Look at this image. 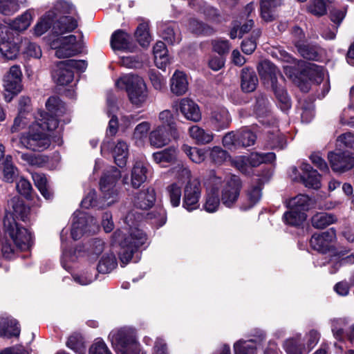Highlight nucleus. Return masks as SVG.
<instances>
[{
	"instance_id": "6ab92c4d",
	"label": "nucleus",
	"mask_w": 354,
	"mask_h": 354,
	"mask_svg": "<svg viewBox=\"0 0 354 354\" xmlns=\"http://www.w3.org/2000/svg\"><path fill=\"white\" fill-rule=\"evenodd\" d=\"M300 169L302 171L300 178L306 187L315 189H317L321 187V176L310 165L303 162L300 166Z\"/></svg>"
},
{
	"instance_id": "20e7f679",
	"label": "nucleus",
	"mask_w": 354,
	"mask_h": 354,
	"mask_svg": "<svg viewBox=\"0 0 354 354\" xmlns=\"http://www.w3.org/2000/svg\"><path fill=\"white\" fill-rule=\"evenodd\" d=\"M221 185L218 186V192L221 190V201L227 208L239 206L240 194L242 189V182L238 176L230 174L224 178L221 177Z\"/></svg>"
},
{
	"instance_id": "72a5a7b5",
	"label": "nucleus",
	"mask_w": 354,
	"mask_h": 354,
	"mask_svg": "<svg viewBox=\"0 0 354 354\" xmlns=\"http://www.w3.org/2000/svg\"><path fill=\"white\" fill-rule=\"evenodd\" d=\"M158 120L162 124L160 126H165L169 130L170 135L174 139L178 138L179 135L176 128L174 118L170 110L166 109L161 111L159 113Z\"/></svg>"
},
{
	"instance_id": "423d86ee",
	"label": "nucleus",
	"mask_w": 354,
	"mask_h": 354,
	"mask_svg": "<svg viewBox=\"0 0 354 354\" xmlns=\"http://www.w3.org/2000/svg\"><path fill=\"white\" fill-rule=\"evenodd\" d=\"M111 342L118 354H145L131 329L122 328L112 334Z\"/></svg>"
},
{
	"instance_id": "8fccbe9b",
	"label": "nucleus",
	"mask_w": 354,
	"mask_h": 354,
	"mask_svg": "<svg viewBox=\"0 0 354 354\" xmlns=\"http://www.w3.org/2000/svg\"><path fill=\"white\" fill-rule=\"evenodd\" d=\"M120 250L119 251V258L122 266H124L129 263L134 254L138 249L133 248L132 245H128L127 243L122 241L120 242Z\"/></svg>"
},
{
	"instance_id": "f704fd0d",
	"label": "nucleus",
	"mask_w": 354,
	"mask_h": 354,
	"mask_svg": "<svg viewBox=\"0 0 354 354\" xmlns=\"http://www.w3.org/2000/svg\"><path fill=\"white\" fill-rule=\"evenodd\" d=\"M153 55L156 65L159 68H165L169 63L167 50L164 42L157 41L153 46Z\"/></svg>"
},
{
	"instance_id": "bb28decb",
	"label": "nucleus",
	"mask_w": 354,
	"mask_h": 354,
	"mask_svg": "<svg viewBox=\"0 0 354 354\" xmlns=\"http://www.w3.org/2000/svg\"><path fill=\"white\" fill-rule=\"evenodd\" d=\"M297 50L301 57L308 60L318 61L322 55V49L317 44L310 43L297 44Z\"/></svg>"
},
{
	"instance_id": "473e14b6",
	"label": "nucleus",
	"mask_w": 354,
	"mask_h": 354,
	"mask_svg": "<svg viewBox=\"0 0 354 354\" xmlns=\"http://www.w3.org/2000/svg\"><path fill=\"white\" fill-rule=\"evenodd\" d=\"M113 153L115 164L121 168L124 167L127 164L129 154L127 144L123 140H118L113 149Z\"/></svg>"
},
{
	"instance_id": "bf43d9fd",
	"label": "nucleus",
	"mask_w": 354,
	"mask_h": 354,
	"mask_svg": "<svg viewBox=\"0 0 354 354\" xmlns=\"http://www.w3.org/2000/svg\"><path fill=\"white\" fill-rule=\"evenodd\" d=\"M48 156L42 154H24V160L31 166L41 167L48 162Z\"/></svg>"
},
{
	"instance_id": "6e6552de",
	"label": "nucleus",
	"mask_w": 354,
	"mask_h": 354,
	"mask_svg": "<svg viewBox=\"0 0 354 354\" xmlns=\"http://www.w3.org/2000/svg\"><path fill=\"white\" fill-rule=\"evenodd\" d=\"M221 176H218L214 171H210L204 182L206 195L203 207L207 212H215L220 206L221 201L218 195V186L221 185Z\"/></svg>"
},
{
	"instance_id": "0eeeda50",
	"label": "nucleus",
	"mask_w": 354,
	"mask_h": 354,
	"mask_svg": "<svg viewBox=\"0 0 354 354\" xmlns=\"http://www.w3.org/2000/svg\"><path fill=\"white\" fill-rule=\"evenodd\" d=\"M87 63L84 60L68 59L57 62L56 68L53 72L55 82L59 85H67L73 80L72 69L84 71Z\"/></svg>"
},
{
	"instance_id": "c03bdc74",
	"label": "nucleus",
	"mask_w": 354,
	"mask_h": 354,
	"mask_svg": "<svg viewBox=\"0 0 354 354\" xmlns=\"http://www.w3.org/2000/svg\"><path fill=\"white\" fill-rule=\"evenodd\" d=\"M161 32L162 39L169 44L173 45L174 44L178 43L181 39L178 30H175L173 26H162Z\"/></svg>"
},
{
	"instance_id": "f257e3e1",
	"label": "nucleus",
	"mask_w": 354,
	"mask_h": 354,
	"mask_svg": "<svg viewBox=\"0 0 354 354\" xmlns=\"http://www.w3.org/2000/svg\"><path fill=\"white\" fill-rule=\"evenodd\" d=\"M46 106L48 112L41 113L24 136V147L33 151H44L50 148L53 143H62L60 133L55 130L59 124L58 118L66 112L64 103L53 96L48 99Z\"/></svg>"
},
{
	"instance_id": "79ce46f5",
	"label": "nucleus",
	"mask_w": 354,
	"mask_h": 354,
	"mask_svg": "<svg viewBox=\"0 0 354 354\" xmlns=\"http://www.w3.org/2000/svg\"><path fill=\"white\" fill-rule=\"evenodd\" d=\"M176 149L171 147L153 153V158L158 164L169 163L175 160Z\"/></svg>"
},
{
	"instance_id": "c9c22d12",
	"label": "nucleus",
	"mask_w": 354,
	"mask_h": 354,
	"mask_svg": "<svg viewBox=\"0 0 354 354\" xmlns=\"http://www.w3.org/2000/svg\"><path fill=\"white\" fill-rule=\"evenodd\" d=\"M118 265L115 255L113 252L105 253L97 265V271L100 273L107 274L114 270Z\"/></svg>"
},
{
	"instance_id": "e2e57ef3",
	"label": "nucleus",
	"mask_w": 354,
	"mask_h": 354,
	"mask_svg": "<svg viewBox=\"0 0 354 354\" xmlns=\"http://www.w3.org/2000/svg\"><path fill=\"white\" fill-rule=\"evenodd\" d=\"M228 153L219 147H214L210 152V158L216 165H222L229 158Z\"/></svg>"
},
{
	"instance_id": "7ed1b4c3",
	"label": "nucleus",
	"mask_w": 354,
	"mask_h": 354,
	"mask_svg": "<svg viewBox=\"0 0 354 354\" xmlns=\"http://www.w3.org/2000/svg\"><path fill=\"white\" fill-rule=\"evenodd\" d=\"M116 86L125 90L129 101L138 107L142 106L147 101L148 91L144 80L134 75H125L115 82Z\"/></svg>"
},
{
	"instance_id": "4468645a",
	"label": "nucleus",
	"mask_w": 354,
	"mask_h": 354,
	"mask_svg": "<svg viewBox=\"0 0 354 354\" xmlns=\"http://www.w3.org/2000/svg\"><path fill=\"white\" fill-rule=\"evenodd\" d=\"M201 196V186L196 180H189L184 188L183 207L188 211H192L199 207V199Z\"/></svg>"
},
{
	"instance_id": "09e8293b",
	"label": "nucleus",
	"mask_w": 354,
	"mask_h": 354,
	"mask_svg": "<svg viewBox=\"0 0 354 354\" xmlns=\"http://www.w3.org/2000/svg\"><path fill=\"white\" fill-rule=\"evenodd\" d=\"M256 114L259 116H263L270 111V102L268 97L262 94L259 93L256 96V102L254 106Z\"/></svg>"
},
{
	"instance_id": "5701e85b",
	"label": "nucleus",
	"mask_w": 354,
	"mask_h": 354,
	"mask_svg": "<svg viewBox=\"0 0 354 354\" xmlns=\"http://www.w3.org/2000/svg\"><path fill=\"white\" fill-rule=\"evenodd\" d=\"M77 27V19L69 16H63L56 21L53 20V32L57 35H62L73 31Z\"/></svg>"
},
{
	"instance_id": "dca6fc26",
	"label": "nucleus",
	"mask_w": 354,
	"mask_h": 354,
	"mask_svg": "<svg viewBox=\"0 0 354 354\" xmlns=\"http://www.w3.org/2000/svg\"><path fill=\"white\" fill-rule=\"evenodd\" d=\"M155 200L156 194L153 189L148 188L145 190L136 192L133 195L132 200L133 207L136 209H133L132 210L141 212L144 216V212L148 210L153 205Z\"/></svg>"
},
{
	"instance_id": "6e6d98bb",
	"label": "nucleus",
	"mask_w": 354,
	"mask_h": 354,
	"mask_svg": "<svg viewBox=\"0 0 354 354\" xmlns=\"http://www.w3.org/2000/svg\"><path fill=\"white\" fill-rule=\"evenodd\" d=\"M146 218L157 226H162L166 222L165 212L162 208H156L146 214Z\"/></svg>"
},
{
	"instance_id": "69168bd1",
	"label": "nucleus",
	"mask_w": 354,
	"mask_h": 354,
	"mask_svg": "<svg viewBox=\"0 0 354 354\" xmlns=\"http://www.w3.org/2000/svg\"><path fill=\"white\" fill-rule=\"evenodd\" d=\"M254 33V32H253ZM260 36V31L255 32V36L250 39H244L241 43L242 51L248 55L252 54L257 47V39Z\"/></svg>"
},
{
	"instance_id": "393cba45",
	"label": "nucleus",
	"mask_w": 354,
	"mask_h": 354,
	"mask_svg": "<svg viewBox=\"0 0 354 354\" xmlns=\"http://www.w3.org/2000/svg\"><path fill=\"white\" fill-rule=\"evenodd\" d=\"M259 74L261 79L270 81L272 86L277 84V75H280L279 71L275 66L268 60H263L257 66Z\"/></svg>"
},
{
	"instance_id": "f03ea898",
	"label": "nucleus",
	"mask_w": 354,
	"mask_h": 354,
	"mask_svg": "<svg viewBox=\"0 0 354 354\" xmlns=\"http://www.w3.org/2000/svg\"><path fill=\"white\" fill-rule=\"evenodd\" d=\"M21 222L22 201L20 196H16L8 202L3 227L19 250L22 247Z\"/></svg>"
},
{
	"instance_id": "338daca9",
	"label": "nucleus",
	"mask_w": 354,
	"mask_h": 354,
	"mask_svg": "<svg viewBox=\"0 0 354 354\" xmlns=\"http://www.w3.org/2000/svg\"><path fill=\"white\" fill-rule=\"evenodd\" d=\"M150 81L156 90L161 91L166 85V80L159 73L150 71L149 73Z\"/></svg>"
},
{
	"instance_id": "603ef678",
	"label": "nucleus",
	"mask_w": 354,
	"mask_h": 354,
	"mask_svg": "<svg viewBox=\"0 0 354 354\" xmlns=\"http://www.w3.org/2000/svg\"><path fill=\"white\" fill-rule=\"evenodd\" d=\"M329 0H310L307 10L312 15L321 17L326 13V3Z\"/></svg>"
},
{
	"instance_id": "2eb2a0df",
	"label": "nucleus",
	"mask_w": 354,
	"mask_h": 354,
	"mask_svg": "<svg viewBox=\"0 0 354 354\" xmlns=\"http://www.w3.org/2000/svg\"><path fill=\"white\" fill-rule=\"evenodd\" d=\"M21 39L17 37L0 34V52L8 59L17 57L20 50Z\"/></svg>"
},
{
	"instance_id": "c85d7f7f",
	"label": "nucleus",
	"mask_w": 354,
	"mask_h": 354,
	"mask_svg": "<svg viewBox=\"0 0 354 354\" xmlns=\"http://www.w3.org/2000/svg\"><path fill=\"white\" fill-rule=\"evenodd\" d=\"M171 91L176 95H184L188 89V82L185 74L176 71L171 79Z\"/></svg>"
},
{
	"instance_id": "13d9d810",
	"label": "nucleus",
	"mask_w": 354,
	"mask_h": 354,
	"mask_svg": "<svg viewBox=\"0 0 354 354\" xmlns=\"http://www.w3.org/2000/svg\"><path fill=\"white\" fill-rule=\"evenodd\" d=\"M182 150L194 162L200 163L205 160L204 153L196 147L183 145L182 146Z\"/></svg>"
},
{
	"instance_id": "3c124183",
	"label": "nucleus",
	"mask_w": 354,
	"mask_h": 354,
	"mask_svg": "<svg viewBox=\"0 0 354 354\" xmlns=\"http://www.w3.org/2000/svg\"><path fill=\"white\" fill-rule=\"evenodd\" d=\"M3 174V179L7 182H12L17 175V169L12 163L10 156H6V162L3 164L1 169Z\"/></svg>"
},
{
	"instance_id": "4be33fe9",
	"label": "nucleus",
	"mask_w": 354,
	"mask_h": 354,
	"mask_svg": "<svg viewBox=\"0 0 354 354\" xmlns=\"http://www.w3.org/2000/svg\"><path fill=\"white\" fill-rule=\"evenodd\" d=\"M169 130L165 126H158L151 131L149 136L151 146L161 148L167 145L170 142Z\"/></svg>"
},
{
	"instance_id": "4d7b16f0",
	"label": "nucleus",
	"mask_w": 354,
	"mask_h": 354,
	"mask_svg": "<svg viewBox=\"0 0 354 354\" xmlns=\"http://www.w3.org/2000/svg\"><path fill=\"white\" fill-rule=\"evenodd\" d=\"M256 138L255 134L250 131L244 130L238 132V147H246L251 146L254 144Z\"/></svg>"
},
{
	"instance_id": "de8ad7c7",
	"label": "nucleus",
	"mask_w": 354,
	"mask_h": 354,
	"mask_svg": "<svg viewBox=\"0 0 354 354\" xmlns=\"http://www.w3.org/2000/svg\"><path fill=\"white\" fill-rule=\"evenodd\" d=\"M166 192L171 205L174 207L179 206L182 196L181 186L175 183H172L167 186Z\"/></svg>"
},
{
	"instance_id": "a211bd4d",
	"label": "nucleus",
	"mask_w": 354,
	"mask_h": 354,
	"mask_svg": "<svg viewBox=\"0 0 354 354\" xmlns=\"http://www.w3.org/2000/svg\"><path fill=\"white\" fill-rule=\"evenodd\" d=\"M6 91L11 95H16L21 90V71L19 65L10 67L5 80Z\"/></svg>"
},
{
	"instance_id": "1a4fd4ad",
	"label": "nucleus",
	"mask_w": 354,
	"mask_h": 354,
	"mask_svg": "<svg viewBox=\"0 0 354 354\" xmlns=\"http://www.w3.org/2000/svg\"><path fill=\"white\" fill-rule=\"evenodd\" d=\"M121 177L118 169L113 167L107 171L100 179V189L107 205H111L118 200V190L115 187L117 180Z\"/></svg>"
},
{
	"instance_id": "58836bf2",
	"label": "nucleus",
	"mask_w": 354,
	"mask_h": 354,
	"mask_svg": "<svg viewBox=\"0 0 354 354\" xmlns=\"http://www.w3.org/2000/svg\"><path fill=\"white\" fill-rule=\"evenodd\" d=\"M24 217L26 214V207L28 211L35 206L37 202V198L32 194V186L29 181L24 178Z\"/></svg>"
},
{
	"instance_id": "9b49d317",
	"label": "nucleus",
	"mask_w": 354,
	"mask_h": 354,
	"mask_svg": "<svg viewBox=\"0 0 354 354\" xmlns=\"http://www.w3.org/2000/svg\"><path fill=\"white\" fill-rule=\"evenodd\" d=\"M328 160L335 172L344 173L354 167V153L348 150L330 151Z\"/></svg>"
},
{
	"instance_id": "f8f14e48",
	"label": "nucleus",
	"mask_w": 354,
	"mask_h": 354,
	"mask_svg": "<svg viewBox=\"0 0 354 354\" xmlns=\"http://www.w3.org/2000/svg\"><path fill=\"white\" fill-rule=\"evenodd\" d=\"M50 46L55 50V56L59 59L72 57L79 53L77 47V37L74 35L54 39Z\"/></svg>"
},
{
	"instance_id": "b1692460",
	"label": "nucleus",
	"mask_w": 354,
	"mask_h": 354,
	"mask_svg": "<svg viewBox=\"0 0 354 354\" xmlns=\"http://www.w3.org/2000/svg\"><path fill=\"white\" fill-rule=\"evenodd\" d=\"M21 333V328L19 322L16 319L6 317L0 319V335L11 338L19 337Z\"/></svg>"
},
{
	"instance_id": "c756f323",
	"label": "nucleus",
	"mask_w": 354,
	"mask_h": 354,
	"mask_svg": "<svg viewBox=\"0 0 354 354\" xmlns=\"http://www.w3.org/2000/svg\"><path fill=\"white\" fill-rule=\"evenodd\" d=\"M131 37L123 30L115 31L111 38V46L113 50H125L131 48Z\"/></svg>"
},
{
	"instance_id": "680f3d73",
	"label": "nucleus",
	"mask_w": 354,
	"mask_h": 354,
	"mask_svg": "<svg viewBox=\"0 0 354 354\" xmlns=\"http://www.w3.org/2000/svg\"><path fill=\"white\" fill-rule=\"evenodd\" d=\"M283 347L288 354H299L302 353L303 345L299 339H288L283 343Z\"/></svg>"
},
{
	"instance_id": "0e129e2a",
	"label": "nucleus",
	"mask_w": 354,
	"mask_h": 354,
	"mask_svg": "<svg viewBox=\"0 0 354 354\" xmlns=\"http://www.w3.org/2000/svg\"><path fill=\"white\" fill-rule=\"evenodd\" d=\"M336 145L339 147H347L354 149V133L346 132L339 136L336 140Z\"/></svg>"
},
{
	"instance_id": "4c0bfd02",
	"label": "nucleus",
	"mask_w": 354,
	"mask_h": 354,
	"mask_svg": "<svg viewBox=\"0 0 354 354\" xmlns=\"http://www.w3.org/2000/svg\"><path fill=\"white\" fill-rule=\"evenodd\" d=\"M22 17L19 16L12 20L9 26L0 24V34L19 37L21 32Z\"/></svg>"
},
{
	"instance_id": "864d4df0",
	"label": "nucleus",
	"mask_w": 354,
	"mask_h": 354,
	"mask_svg": "<svg viewBox=\"0 0 354 354\" xmlns=\"http://www.w3.org/2000/svg\"><path fill=\"white\" fill-rule=\"evenodd\" d=\"M310 201V198L307 195L299 194L289 201V206L296 210L304 212L309 208Z\"/></svg>"
},
{
	"instance_id": "052dcab7",
	"label": "nucleus",
	"mask_w": 354,
	"mask_h": 354,
	"mask_svg": "<svg viewBox=\"0 0 354 354\" xmlns=\"http://www.w3.org/2000/svg\"><path fill=\"white\" fill-rule=\"evenodd\" d=\"M19 9L18 0H0V12L5 15H12Z\"/></svg>"
},
{
	"instance_id": "ea45409f",
	"label": "nucleus",
	"mask_w": 354,
	"mask_h": 354,
	"mask_svg": "<svg viewBox=\"0 0 354 354\" xmlns=\"http://www.w3.org/2000/svg\"><path fill=\"white\" fill-rule=\"evenodd\" d=\"M306 215L304 212L296 210L290 207V210L286 212L283 216L285 223L292 225L297 226L301 225L306 219Z\"/></svg>"
},
{
	"instance_id": "a19ab883",
	"label": "nucleus",
	"mask_w": 354,
	"mask_h": 354,
	"mask_svg": "<svg viewBox=\"0 0 354 354\" xmlns=\"http://www.w3.org/2000/svg\"><path fill=\"white\" fill-rule=\"evenodd\" d=\"M136 40L142 47H147L151 40L149 32V24L147 22L140 23L135 32Z\"/></svg>"
},
{
	"instance_id": "39448f33",
	"label": "nucleus",
	"mask_w": 354,
	"mask_h": 354,
	"mask_svg": "<svg viewBox=\"0 0 354 354\" xmlns=\"http://www.w3.org/2000/svg\"><path fill=\"white\" fill-rule=\"evenodd\" d=\"M143 219L141 212L130 210L124 218V223L129 227L128 235L124 239V241L128 245H132L138 250L140 247L147 243V236L138 227L139 223Z\"/></svg>"
},
{
	"instance_id": "cd10ccee",
	"label": "nucleus",
	"mask_w": 354,
	"mask_h": 354,
	"mask_svg": "<svg viewBox=\"0 0 354 354\" xmlns=\"http://www.w3.org/2000/svg\"><path fill=\"white\" fill-rule=\"evenodd\" d=\"M241 87L243 92L250 93L256 89L258 78L253 69L243 68L241 71Z\"/></svg>"
},
{
	"instance_id": "f3484780",
	"label": "nucleus",
	"mask_w": 354,
	"mask_h": 354,
	"mask_svg": "<svg viewBox=\"0 0 354 354\" xmlns=\"http://www.w3.org/2000/svg\"><path fill=\"white\" fill-rule=\"evenodd\" d=\"M261 198V188L259 185H252L246 189L241 196L239 207L247 211L256 205Z\"/></svg>"
},
{
	"instance_id": "a878e982",
	"label": "nucleus",
	"mask_w": 354,
	"mask_h": 354,
	"mask_svg": "<svg viewBox=\"0 0 354 354\" xmlns=\"http://www.w3.org/2000/svg\"><path fill=\"white\" fill-rule=\"evenodd\" d=\"M282 5V0H260L261 18L267 22L276 18V10Z\"/></svg>"
},
{
	"instance_id": "412c9836",
	"label": "nucleus",
	"mask_w": 354,
	"mask_h": 354,
	"mask_svg": "<svg viewBox=\"0 0 354 354\" xmlns=\"http://www.w3.org/2000/svg\"><path fill=\"white\" fill-rule=\"evenodd\" d=\"M209 122L214 130L220 131L230 126L231 118L227 110L221 108L212 111Z\"/></svg>"
},
{
	"instance_id": "2f4dec72",
	"label": "nucleus",
	"mask_w": 354,
	"mask_h": 354,
	"mask_svg": "<svg viewBox=\"0 0 354 354\" xmlns=\"http://www.w3.org/2000/svg\"><path fill=\"white\" fill-rule=\"evenodd\" d=\"M190 137L198 145H206L211 142L214 135L210 131H206L197 125H194L189 129Z\"/></svg>"
},
{
	"instance_id": "aec40b11",
	"label": "nucleus",
	"mask_w": 354,
	"mask_h": 354,
	"mask_svg": "<svg viewBox=\"0 0 354 354\" xmlns=\"http://www.w3.org/2000/svg\"><path fill=\"white\" fill-rule=\"evenodd\" d=\"M180 113L185 118L194 122L201 120V112L198 104L189 98H183L179 102Z\"/></svg>"
},
{
	"instance_id": "774afa93",
	"label": "nucleus",
	"mask_w": 354,
	"mask_h": 354,
	"mask_svg": "<svg viewBox=\"0 0 354 354\" xmlns=\"http://www.w3.org/2000/svg\"><path fill=\"white\" fill-rule=\"evenodd\" d=\"M212 45L213 50L221 56L227 54L230 49V45L227 40H214L212 42Z\"/></svg>"
},
{
	"instance_id": "37998d69",
	"label": "nucleus",
	"mask_w": 354,
	"mask_h": 354,
	"mask_svg": "<svg viewBox=\"0 0 354 354\" xmlns=\"http://www.w3.org/2000/svg\"><path fill=\"white\" fill-rule=\"evenodd\" d=\"M272 87L280 109L283 111L288 110L291 106V101L286 91L282 86H279L277 84Z\"/></svg>"
},
{
	"instance_id": "9d476101",
	"label": "nucleus",
	"mask_w": 354,
	"mask_h": 354,
	"mask_svg": "<svg viewBox=\"0 0 354 354\" xmlns=\"http://www.w3.org/2000/svg\"><path fill=\"white\" fill-rule=\"evenodd\" d=\"M336 241V231L334 228H330L325 232L312 235L310 245L314 250L326 254L334 250Z\"/></svg>"
},
{
	"instance_id": "a18cd8bd",
	"label": "nucleus",
	"mask_w": 354,
	"mask_h": 354,
	"mask_svg": "<svg viewBox=\"0 0 354 354\" xmlns=\"http://www.w3.org/2000/svg\"><path fill=\"white\" fill-rule=\"evenodd\" d=\"M187 27L195 35H210L214 32L212 28L194 18L189 20Z\"/></svg>"
},
{
	"instance_id": "49530a36",
	"label": "nucleus",
	"mask_w": 354,
	"mask_h": 354,
	"mask_svg": "<svg viewBox=\"0 0 354 354\" xmlns=\"http://www.w3.org/2000/svg\"><path fill=\"white\" fill-rule=\"evenodd\" d=\"M22 124V117L20 113L15 118L14 123L11 127V133L13 134L11 138L12 147L17 146L21 147L22 143V134L20 133Z\"/></svg>"
},
{
	"instance_id": "ddd939ff",
	"label": "nucleus",
	"mask_w": 354,
	"mask_h": 354,
	"mask_svg": "<svg viewBox=\"0 0 354 354\" xmlns=\"http://www.w3.org/2000/svg\"><path fill=\"white\" fill-rule=\"evenodd\" d=\"M276 158L274 153H252L249 156H241L235 161L236 167L242 173L248 172L249 167H257L262 163L272 162Z\"/></svg>"
},
{
	"instance_id": "5fc2aeb1",
	"label": "nucleus",
	"mask_w": 354,
	"mask_h": 354,
	"mask_svg": "<svg viewBox=\"0 0 354 354\" xmlns=\"http://www.w3.org/2000/svg\"><path fill=\"white\" fill-rule=\"evenodd\" d=\"M53 14L48 13L40 21H39L35 26V34L37 36H40L45 33L50 28H53Z\"/></svg>"
},
{
	"instance_id": "7c9ffc66",
	"label": "nucleus",
	"mask_w": 354,
	"mask_h": 354,
	"mask_svg": "<svg viewBox=\"0 0 354 354\" xmlns=\"http://www.w3.org/2000/svg\"><path fill=\"white\" fill-rule=\"evenodd\" d=\"M337 221V216L330 213L317 212L311 218L312 225L316 229L326 228Z\"/></svg>"
},
{
	"instance_id": "e433bc0d",
	"label": "nucleus",
	"mask_w": 354,
	"mask_h": 354,
	"mask_svg": "<svg viewBox=\"0 0 354 354\" xmlns=\"http://www.w3.org/2000/svg\"><path fill=\"white\" fill-rule=\"evenodd\" d=\"M147 168L142 162H136L131 171V185L139 187L147 179Z\"/></svg>"
}]
</instances>
